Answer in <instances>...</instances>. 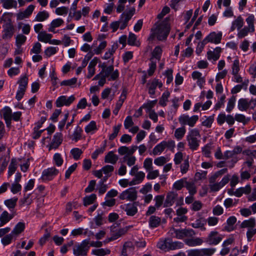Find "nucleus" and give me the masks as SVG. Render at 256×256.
<instances>
[{
	"instance_id": "nucleus-1",
	"label": "nucleus",
	"mask_w": 256,
	"mask_h": 256,
	"mask_svg": "<svg viewBox=\"0 0 256 256\" xmlns=\"http://www.w3.org/2000/svg\"><path fill=\"white\" fill-rule=\"evenodd\" d=\"M170 30V24L166 22H162L154 30H152V31H156L157 39L160 41L167 40Z\"/></svg>"
},
{
	"instance_id": "nucleus-2",
	"label": "nucleus",
	"mask_w": 256,
	"mask_h": 256,
	"mask_svg": "<svg viewBox=\"0 0 256 256\" xmlns=\"http://www.w3.org/2000/svg\"><path fill=\"white\" fill-rule=\"evenodd\" d=\"M168 234L171 237L178 239H182L186 236H192L195 234L194 231L192 229H176L173 227L170 228Z\"/></svg>"
},
{
	"instance_id": "nucleus-3",
	"label": "nucleus",
	"mask_w": 256,
	"mask_h": 256,
	"mask_svg": "<svg viewBox=\"0 0 256 256\" xmlns=\"http://www.w3.org/2000/svg\"><path fill=\"white\" fill-rule=\"evenodd\" d=\"M102 76L108 78V80H116L120 76V72L118 70H114V66L112 64L107 66L104 69L101 70Z\"/></svg>"
},
{
	"instance_id": "nucleus-4",
	"label": "nucleus",
	"mask_w": 256,
	"mask_h": 256,
	"mask_svg": "<svg viewBox=\"0 0 256 256\" xmlns=\"http://www.w3.org/2000/svg\"><path fill=\"white\" fill-rule=\"evenodd\" d=\"M198 120V115H194L190 117L188 114H182L178 118L179 122L182 125H188L190 127L194 126Z\"/></svg>"
},
{
	"instance_id": "nucleus-5",
	"label": "nucleus",
	"mask_w": 256,
	"mask_h": 256,
	"mask_svg": "<svg viewBox=\"0 0 256 256\" xmlns=\"http://www.w3.org/2000/svg\"><path fill=\"white\" fill-rule=\"evenodd\" d=\"M58 170L54 166L48 168L42 171L40 178L44 182L52 180L58 174Z\"/></svg>"
},
{
	"instance_id": "nucleus-6",
	"label": "nucleus",
	"mask_w": 256,
	"mask_h": 256,
	"mask_svg": "<svg viewBox=\"0 0 256 256\" xmlns=\"http://www.w3.org/2000/svg\"><path fill=\"white\" fill-rule=\"evenodd\" d=\"M120 225H112L110 226L111 232H112V240H116L123 234H125L128 229L133 226V225H129L123 228H120Z\"/></svg>"
},
{
	"instance_id": "nucleus-7",
	"label": "nucleus",
	"mask_w": 256,
	"mask_h": 256,
	"mask_svg": "<svg viewBox=\"0 0 256 256\" xmlns=\"http://www.w3.org/2000/svg\"><path fill=\"white\" fill-rule=\"evenodd\" d=\"M75 98L74 95H71L68 98L66 96H60L56 100V106L57 108H61L64 106H68L74 102Z\"/></svg>"
},
{
	"instance_id": "nucleus-8",
	"label": "nucleus",
	"mask_w": 256,
	"mask_h": 256,
	"mask_svg": "<svg viewBox=\"0 0 256 256\" xmlns=\"http://www.w3.org/2000/svg\"><path fill=\"white\" fill-rule=\"evenodd\" d=\"M88 240H85L82 242L80 244L78 245L76 248H74V254L76 256H86L87 255L89 250Z\"/></svg>"
},
{
	"instance_id": "nucleus-9",
	"label": "nucleus",
	"mask_w": 256,
	"mask_h": 256,
	"mask_svg": "<svg viewBox=\"0 0 256 256\" xmlns=\"http://www.w3.org/2000/svg\"><path fill=\"white\" fill-rule=\"evenodd\" d=\"M62 134L60 132H56L54 135L52 140L50 144L48 146V150L53 149L56 150L62 142Z\"/></svg>"
},
{
	"instance_id": "nucleus-10",
	"label": "nucleus",
	"mask_w": 256,
	"mask_h": 256,
	"mask_svg": "<svg viewBox=\"0 0 256 256\" xmlns=\"http://www.w3.org/2000/svg\"><path fill=\"white\" fill-rule=\"evenodd\" d=\"M2 27V39H10L14 33V24H3Z\"/></svg>"
},
{
	"instance_id": "nucleus-11",
	"label": "nucleus",
	"mask_w": 256,
	"mask_h": 256,
	"mask_svg": "<svg viewBox=\"0 0 256 256\" xmlns=\"http://www.w3.org/2000/svg\"><path fill=\"white\" fill-rule=\"evenodd\" d=\"M35 6L33 4H30L23 12H20L16 14V20H22L24 18H28L32 15Z\"/></svg>"
},
{
	"instance_id": "nucleus-12",
	"label": "nucleus",
	"mask_w": 256,
	"mask_h": 256,
	"mask_svg": "<svg viewBox=\"0 0 256 256\" xmlns=\"http://www.w3.org/2000/svg\"><path fill=\"white\" fill-rule=\"evenodd\" d=\"M222 32L221 31L217 33L215 32H210L208 36V40L210 43L218 44L220 43L222 39Z\"/></svg>"
},
{
	"instance_id": "nucleus-13",
	"label": "nucleus",
	"mask_w": 256,
	"mask_h": 256,
	"mask_svg": "<svg viewBox=\"0 0 256 256\" xmlns=\"http://www.w3.org/2000/svg\"><path fill=\"white\" fill-rule=\"evenodd\" d=\"M218 232H217L212 231L210 234L207 242L210 244H218L222 240L220 236H217Z\"/></svg>"
},
{
	"instance_id": "nucleus-14",
	"label": "nucleus",
	"mask_w": 256,
	"mask_h": 256,
	"mask_svg": "<svg viewBox=\"0 0 256 256\" xmlns=\"http://www.w3.org/2000/svg\"><path fill=\"white\" fill-rule=\"evenodd\" d=\"M178 194L176 192H168L166 196L164 206L168 207L172 206Z\"/></svg>"
},
{
	"instance_id": "nucleus-15",
	"label": "nucleus",
	"mask_w": 256,
	"mask_h": 256,
	"mask_svg": "<svg viewBox=\"0 0 256 256\" xmlns=\"http://www.w3.org/2000/svg\"><path fill=\"white\" fill-rule=\"evenodd\" d=\"M118 156L114 154L113 151H110L106 155L104 162L114 164L118 160Z\"/></svg>"
},
{
	"instance_id": "nucleus-16",
	"label": "nucleus",
	"mask_w": 256,
	"mask_h": 256,
	"mask_svg": "<svg viewBox=\"0 0 256 256\" xmlns=\"http://www.w3.org/2000/svg\"><path fill=\"white\" fill-rule=\"evenodd\" d=\"M50 78L52 84L53 86L52 90L54 91L58 88V78L56 76V72L54 68H52V70H50Z\"/></svg>"
},
{
	"instance_id": "nucleus-17",
	"label": "nucleus",
	"mask_w": 256,
	"mask_h": 256,
	"mask_svg": "<svg viewBox=\"0 0 256 256\" xmlns=\"http://www.w3.org/2000/svg\"><path fill=\"white\" fill-rule=\"evenodd\" d=\"M0 115L4 120L12 118V108L8 106H4L0 110Z\"/></svg>"
},
{
	"instance_id": "nucleus-18",
	"label": "nucleus",
	"mask_w": 256,
	"mask_h": 256,
	"mask_svg": "<svg viewBox=\"0 0 256 256\" xmlns=\"http://www.w3.org/2000/svg\"><path fill=\"white\" fill-rule=\"evenodd\" d=\"M188 146L192 150H196L200 146V140H198L197 138L194 136H190L189 138H188Z\"/></svg>"
},
{
	"instance_id": "nucleus-19",
	"label": "nucleus",
	"mask_w": 256,
	"mask_h": 256,
	"mask_svg": "<svg viewBox=\"0 0 256 256\" xmlns=\"http://www.w3.org/2000/svg\"><path fill=\"white\" fill-rule=\"evenodd\" d=\"M13 214H10L7 211L4 210L0 215V224H6L12 218Z\"/></svg>"
},
{
	"instance_id": "nucleus-20",
	"label": "nucleus",
	"mask_w": 256,
	"mask_h": 256,
	"mask_svg": "<svg viewBox=\"0 0 256 256\" xmlns=\"http://www.w3.org/2000/svg\"><path fill=\"white\" fill-rule=\"evenodd\" d=\"M170 244V238H166L164 240H160L157 244V247L164 251H169V247Z\"/></svg>"
},
{
	"instance_id": "nucleus-21",
	"label": "nucleus",
	"mask_w": 256,
	"mask_h": 256,
	"mask_svg": "<svg viewBox=\"0 0 256 256\" xmlns=\"http://www.w3.org/2000/svg\"><path fill=\"white\" fill-rule=\"evenodd\" d=\"M162 53V50L160 46H155L152 52V57L150 60H153L154 58L160 60Z\"/></svg>"
},
{
	"instance_id": "nucleus-22",
	"label": "nucleus",
	"mask_w": 256,
	"mask_h": 256,
	"mask_svg": "<svg viewBox=\"0 0 256 256\" xmlns=\"http://www.w3.org/2000/svg\"><path fill=\"white\" fill-rule=\"evenodd\" d=\"M241 228H248V230L246 232V236L248 241H250L252 236L256 234V228H254L255 225H240Z\"/></svg>"
},
{
	"instance_id": "nucleus-23",
	"label": "nucleus",
	"mask_w": 256,
	"mask_h": 256,
	"mask_svg": "<svg viewBox=\"0 0 256 256\" xmlns=\"http://www.w3.org/2000/svg\"><path fill=\"white\" fill-rule=\"evenodd\" d=\"M2 3V6L4 8L9 10L12 8H17V2L16 0H0Z\"/></svg>"
},
{
	"instance_id": "nucleus-24",
	"label": "nucleus",
	"mask_w": 256,
	"mask_h": 256,
	"mask_svg": "<svg viewBox=\"0 0 256 256\" xmlns=\"http://www.w3.org/2000/svg\"><path fill=\"white\" fill-rule=\"evenodd\" d=\"M202 242V240L199 238H188L185 240L186 244L190 246H200Z\"/></svg>"
},
{
	"instance_id": "nucleus-25",
	"label": "nucleus",
	"mask_w": 256,
	"mask_h": 256,
	"mask_svg": "<svg viewBox=\"0 0 256 256\" xmlns=\"http://www.w3.org/2000/svg\"><path fill=\"white\" fill-rule=\"evenodd\" d=\"M48 12L44 10L42 12H39L36 15L34 20L39 22H44L46 20L49 18Z\"/></svg>"
},
{
	"instance_id": "nucleus-26",
	"label": "nucleus",
	"mask_w": 256,
	"mask_h": 256,
	"mask_svg": "<svg viewBox=\"0 0 256 256\" xmlns=\"http://www.w3.org/2000/svg\"><path fill=\"white\" fill-rule=\"evenodd\" d=\"M18 201L17 198H13L10 199L6 200L4 201V204L6 206L10 211H12L14 210V208L16 206V202Z\"/></svg>"
},
{
	"instance_id": "nucleus-27",
	"label": "nucleus",
	"mask_w": 256,
	"mask_h": 256,
	"mask_svg": "<svg viewBox=\"0 0 256 256\" xmlns=\"http://www.w3.org/2000/svg\"><path fill=\"white\" fill-rule=\"evenodd\" d=\"M17 168V162L16 158H13L11 159L10 164L8 168V177L12 176L16 172Z\"/></svg>"
},
{
	"instance_id": "nucleus-28",
	"label": "nucleus",
	"mask_w": 256,
	"mask_h": 256,
	"mask_svg": "<svg viewBox=\"0 0 256 256\" xmlns=\"http://www.w3.org/2000/svg\"><path fill=\"white\" fill-rule=\"evenodd\" d=\"M96 195L94 194L86 196L83 198V204L84 206H87L88 205L92 204L96 200Z\"/></svg>"
},
{
	"instance_id": "nucleus-29",
	"label": "nucleus",
	"mask_w": 256,
	"mask_h": 256,
	"mask_svg": "<svg viewBox=\"0 0 256 256\" xmlns=\"http://www.w3.org/2000/svg\"><path fill=\"white\" fill-rule=\"evenodd\" d=\"M187 182L186 178H184L180 180H176L172 184V188L176 190H180L184 187H185V184Z\"/></svg>"
},
{
	"instance_id": "nucleus-30",
	"label": "nucleus",
	"mask_w": 256,
	"mask_h": 256,
	"mask_svg": "<svg viewBox=\"0 0 256 256\" xmlns=\"http://www.w3.org/2000/svg\"><path fill=\"white\" fill-rule=\"evenodd\" d=\"M125 211L128 216H134L138 212V208L134 205L129 203L126 205Z\"/></svg>"
},
{
	"instance_id": "nucleus-31",
	"label": "nucleus",
	"mask_w": 256,
	"mask_h": 256,
	"mask_svg": "<svg viewBox=\"0 0 256 256\" xmlns=\"http://www.w3.org/2000/svg\"><path fill=\"white\" fill-rule=\"evenodd\" d=\"M14 14L12 12H5L1 17V20L4 22V24H13L12 18Z\"/></svg>"
},
{
	"instance_id": "nucleus-32",
	"label": "nucleus",
	"mask_w": 256,
	"mask_h": 256,
	"mask_svg": "<svg viewBox=\"0 0 256 256\" xmlns=\"http://www.w3.org/2000/svg\"><path fill=\"white\" fill-rule=\"evenodd\" d=\"M165 140H162L156 145L153 149L152 153L154 156L160 154L166 148Z\"/></svg>"
},
{
	"instance_id": "nucleus-33",
	"label": "nucleus",
	"mask_w": 256,
	"mask_h": 256,
	"mask_svg": "<svg viewBox=\"0 0 256 256\" xmlns=\"http://www.w3.org/2000/svg\"><path fill=\"white\" fill-rule=\"evenodd\" d=\"M82 128L79 126H76L72 136V141L74 142H78L79 140L82 138Z\"/></svg>"
},
{
	"instance_id": "nucleus-34",
	"label": "nucleus",
	"mask_w": 256,
	"mask_h": 256,
	"mask_svg": "<svg viewBox=\"0 0 256 256\" xmlns=\"http://www.w3.org/2000/svg\"><path fill=\"white\" fill-rule=\"evenodd\" d=\"M52 34H48L46 32H42L38 34V40L41 42L48 43V40L51 39Z\"/></svg>"
},
{
	"instance_id": "nucleus-35",
	"label": "nucleus",
	"mask_w": 256,
	"mask_h": 256,
	"mask_svg": "<svg viewBox=\"0 0 256 256\" xmlns=\"http://www.w3.org/2000/svg\"><path fill=\"white\" fill-rule=\"evenodd\" d=\"M238 108L240 111H245L248 108V101L246 98H240L238 100Z\"/></svg>"
},
{
	"instance_id": "nucleus-36",
	"label": "nucleus",
	"mask_w": 256,
	"mask_h": 256,
	"mask_svg": "<svg viewBox=\"0 0 256 256\" xmlns=\"http://www.w3.org/2000/svg\"><path fill=\"white\" fill-rule=\"evenodd\" d=\"M186 132V130L184 126L178 128L174 132V136L177 140H180L184 136Z\"/></svg>"
},
{
	"instance_id": "nucleus-37",
	"label": "nucleus",
	"mask_w": 256,
	"mask_h": 256,
	"mask_svg": "<svg viewBox=\"0 0 256 256\" xmlns=\"http://www.w3.org/2000/svg\"><path fill=\"white\" fill-rule=\"evenodd\" d=\"M26 37L22 34H18L16 38V44L18 48L24 44L26 40Z\"/></svg>"
},
{
	"instance_id": "nucleus-38",
	"label": "nucleus",
	"mask_w": 256,
	"mask_h": 256,
	"mask_svg": "<svg viewBox=\"0 0 256 256\" xmlns=\"http://www.w3.org/2000/svg\"><path fill=\"white\" fill-rule=\"evenodd\" d=\"M110 253V250L109 249H95L93 250L92 252V254L97 256H104Z\"/></svg>"
},
{
	"instance_id": "nucleus-39",
	"label": "nucleus",
	"mask_w": 256,
	"mask_h": 256,
	"mask_svg": "<svg viewBox=\"0 0 256 256\" xmlns=\"http://www.w3.org/2000/svg\"><path fill=\"white\" fill-rule=\"evenodd\" d=\"M132 188L131 190H130L128 194V200L134 202L135 201L138 197V192L136 190V187H130Z\"/></svg>"
},
{
	"instance_id": "nucleus-40",
	"label": "nucleus",
	"mask_w": 256,
	"mask_h": 256,
	"mask_svg": "<svg viewBox=\"0 0 256 256\" xmlns=\"http://www.w3.org/2000/svg\"><path fill=\"white\" fill-rule=\"evenodd\" d=\"M170 96V92L168 90L165 91L162 93L161 98L159 101V104L162 107L166 106V102L168 101V98Z\"/></svg>"
},
{
	"instance_id": "nucleus-41",
	"label": "nucleus",
	"mask_w": 256,
	"mask_h": 256,
	"mask_svg": "<svg viewBox=\"0 0 256 256\" xmlns=\"http://www.w3.org/2000/svg\"><path fill=\"white\" fill-rule=\"evenodd\" d=\"M157 102V100H148L147 103H144L142 106L144 108L146 109V112H150L152 110H154L152 108L154 107Z\"/></svg>"
},
{
	"instance_id": "nucleus-42",
	"label": "nucleus",
	"mask_w": 256,
	"mask_h": 256,
	"mask_svg": "<svg viewBox=\"0 0 256 256\" xmlns=\"http://www.w3.org/2000/svg\"><path fill=\"white\" fill-rule=\"evenodd\" d=\"M53 162L57 166H60L64 162L60 154L56 152L53 156Z\"/></svg>"
},
{
	"instance_id": "nucleus-43",
	"label": "nucleus",
	"mask_w": 256,
	"mask_h": 256,
	"mask_svg": "<svg viewBox=\"0 0 256 256\" xmlns=\"http://www.w3.org/2000/svg\"><path fill=\"white\" fill-rule=\"evenodd\" d=\"M148 68L147 70L148 76H152L155 72L156 68V62L154 60H150V62L148 64Z\"/></svg>"
},
{
	"instance_id": "nucleus-44",
	"label": "nucleus",
	"mask_w": 256,
	"mask_h": 256,
	"mask_svg": "<svg viewBox=\"0 0 256 256\" xmlns=\"http://www.w3.org/2000/svg\"><path fill=\"white\" fill-rule=\"evenodd\" d=\"M236 98L235 96H232L228 100L227 104V106L226 108V111L230 113L235 106Z\"/></svg>"
},
{
	"instance_id": "nucleus-45",
	"label": "nucleus",
	"mask_w": 256,
	"mask_h": 256,
	"mask_svg": "<svg viewBox=\"0 0 256 256\" xmlns=\"http://www.w3.org/2000/svg\"><path fill=\"white\" fill-rule=\"evenodd\" d=\"M58 50V47L48 46L44 50V54L47 57L55 54Z\"/></svg>"
},
{
	"instance_id": "nucleus-46",
	"label": "nucleus",
	"mask_w": 256,
	"mask_h": 256,
	"mask_svg": "<svg viewBox=\"0 0 256 256\" xmlns=\"http://www.w3.org/2000/svg\"><path fill=\"white\" fill-rule=\"evenodd\" d=\"M74 160H78L80 159V156L82 153V150L78 148H72L70 152Z\"/></svg>"
},
{
	"instance_id": "nucleus-47",
	"label": "nucleus",
	"mask_w": 256,
	"mask_h": 256,
	"mask_svg": "<svg viewBox=\"0 0 256 256\" xmlns=\"http://www.w3.org/2000/svg\"><path fill=\"white\" fill-rule=\"evenodd\" d=\"M185 187L188 190L190 196H192L196 194V190L194 183L187 181L186 184H185Z\"/></svg>"
},
{
	"instance_id": "nucleus-48",
	"label": "nucleus",
	"mask_w": 256,
	"mask_h": 256,
	"mask_svg": "<svg viewBox=\"0 0 256 256\" xmlns=\"http://www.w3.org/2000/svg\"><path fill=\"white\" fill-rule=\"evenodd\" d=\"M50 230L48 228H46L45 230V233L44 234L43 236H42L39 240V244L40 246H43L46 242L48 240V238L50 236Z\"/></svg>"
},
{
	"instance_id": "nucleus-49",
	"label": "nucleus",
	"mask_w": 256,
	"mask_h": 256,
	"mask_svg": "<svg viewBox=\"0 0 256 256\" xmlns=\"http://www.w3.org/2000/svg\"><path fill=\"white\" fill-rule=\"evenodd\" d=\"M35 184V179L32 178L28 180L24 184L23 192H26L33 189Z\"/></svg>"
},
{
	"instance_id": "nucleus-50",
	"label": "nucleus",
	"mask_w": 256,
	"mask_h": 256,
	"mask_svg": "<svg viewBox=\"0 0 256 256\" xmlns=\"http://www.w3.org/2000/svg\"><path fill=\"white\" fill-rule=\"evenodd\" d=\"M184 246V244L180 242H172L170 238V244L169 247V250L180 249Z\"/></svg>"
},
{
	"instance_id": "nucleus-51",
	"label": "nucleus",
	"mask_w": 256,
	"mask_h": 256,
	"mask_svg": "<svg viewBox=\"0 0 256 256\" xmlns=\"http://www.w3.org/2000/svg\"><path fill=\"white\" fill-rule=\"evenodd\" d=\"M96 122L94 120H92L86 126L84 130L86 133L88 134L93 130H97Z\"/></svg>"
},
{
	"instance_id": "nucleus-52",
	"label": "nucleus",
	"mask_w": 256,
	"mask_h": 256,
	"mask_svg": "<svg viewBox=\"0 0 256 256\" xmlns=\"http://www.w3.org/2000/svg\"><path fill=\"white\" fill-rule=\"evenodd\" d=\"M238 30L239 32H238L237 36L238 38L240 39L242 38L247 36L250 32V29L246 26Z\"/></svg>"
},
{
	"instance_id": "nucleus-53",
	"label": "nucleus",
	"mask_w": 256,
	"mask_h": 256,
	"mask_svg": "<svg viewBox=\"0 0 256 256\" xmlns=\"http://www.w3.org/2000/svg\"><path fill=\"white\" fill-rule=\"evenodd\" d=\"M232 22L236 27L238 30H240L243 26L244 24V19L241 16H238Z\"/></svg>"
},
{
	"instance_id": "nucleus-54",
	"label": "nucleus",
	"mask_w": 256,
	"mask_h": 256,
	"mask_svg": "<svg viewBox=\"0 0 256 256\" xmlns=\"http://www.w3.org/2000/svg\"><path fill=\"white\" fill-rule=\"evenodd\" d=\"M107 42L106 41L102 42L94 50V53L96 54H100L102 53L103 50L106 46Z\"/></svg>"
},
{
	"instance_id": "nucleus-55",
	"label": "nucleus",
	"mask_w": 256,
	"mask_h": 256,
	"mask_svg": "<svg viewBox=\"0 0 256 256\" xmlns=\"http://www.w3.org/2000/svg\"><path fill=\"white\" fill-rule=\"evenodd\" d=\"M240 62L238 59L234 60L232 64V74L236 76L238 74L240 71L239 68Z\"/></svg>"
},
{
	"instance_id": "nucleus-56",
	"label": "nucleus",
	"mask_w": 256,
	"mask_h": 256,
	"mask_svg": "<svg viewBox=\"0 0 256 256\" xmlns=\"http://www.w3.org/2000/svg\"><path fill=\"white\" fill-rule=\"evenodd\" d=\"M22 189L21 184L19 183H12L10 187V192L13 194H16L18 192H20Z\"/></svg>"
},
{
	"instance_id": "nucleus-57",
	"label": "nucleus",
	"mask_w": 256,
	"mask_h": 256,
	"mask_svg": "<svg viewBox=\"0 0 256 256\" xmlns=\"http://www.w3.org/2000/svg\"><path fill=\"white\" fill-rule=\"evenodd\" d=\"M76 168H77V164L76 162L68 167V168L66 171V172H65L66 179H68L70 178V175L76 170Z\"/></svg>"
},
{
	"instance_id": "nucleus-58",
	"label": "nucleus",
	"mask_w": 256,
	"mask_h": 256,
	"mask_svg": "<svg viewBox=\"0 0 256 256\" xmlns=\"http://www.w3.org/2000/svg\"><path fill=\"white\" fill-rule=\"evenodd\" d=\"M68 12V7L62 6L57 8L56 9L55 13L58 16H62L66 14Z\"/></svg>"
},
{
	"instance_id": "nucleus-59",
	"label": "nucleus",
	"mask_w": 256,
	"mask_h": 256,
	"mask_svg": "<svg viewBox=\"0 0 256 256\" xmlns=\"http://www.w3.org/2000/svg\"><path fill=\"white\" fill-rule=\"evenodd\" d=\"M42 44L39 42H36L30 50V54H38L41 52Z\"/></svg>"
},
{
	"instance_id": "nucleus-60",
	"label": "nucleus",
	"mask_w": 256,
	"mask_h": 256,
	"mask_svg": "<svg viewBox=\"0 0 256 256\" xmlns=\"http://www.w3.org/2000/svg\"><path fill=\"white\" fill-rule=\"evenodd\" d=\"M77 81L76 78H73L69 80H64L60 82L62 86H72L74 85Z\"/></svg>"
},
{
	"instance_id": "nucleus-61",
	"label": "nucleus",
	"mask_w": 256,
	"mask_h": 256,
	"mask_svg": "<svg viewBox=\"0 0 256 256\" xmlns=\"http://www.w3.org/2000/svg\"><path fill=\"white\" fill-rule=\"evenodd\" d=\"M133 52L131 51H127L122 54V60L124 64L128 62L133 58Z\"/></svg>"
},
{
	"instance_id": "nucleus-62",
	"label": "nucleus",
	"mask_w": 256,
	"mask_h": 256,
	"mask_svg": "<svg viewBox=\"0 0 256 256\" xmlns=\"http://www.w3.org/2000/svg\"><path fill=\"white\" fill-rule=\"evenodd\" d=\"M12 234L4 236L2 239V243L4 246L10 244L12 240Z\"/></svg>"
},
{
	"instance_id": "nucleus-63",
	"label": "nucleus",
	"mask_w": 256,
	"mask_h": 256,
	"mask_svg": "<svg viewBox=\"0 0 256 256\" xmlns=\"http://www.w3.org/2000/svg\"><path fill=\"white\" fill-rule=\"evenodd\" d=\"M136 35L130 32L128 34V45L131 46H134L136 45Z\"/></svg>"
},
{
	"instance_id": "nucleus-64",
	"label": "nucleus",
	"mask_w": 256,
	"mask_h": 256,
	"mask_svg": "<svg viewBox=\"0 0 256 256\" xmlns=\"http://www.w3.org/2000/svg\"><path fill=\"white\" fill-rule=\"evenodd\" d=\"M200 250L202 256H211L215 252L216 249L213 248H203Z\"/></svg>"
}]
</instances>
